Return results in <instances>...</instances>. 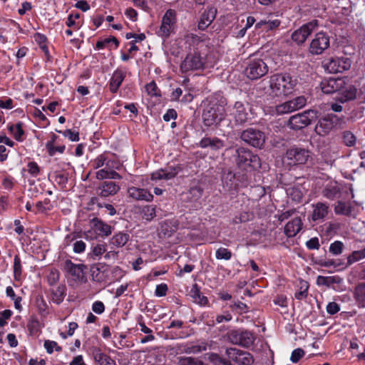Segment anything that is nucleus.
<instances>
[{"instance_id": "f257e3e1", "label": "nucleus", "mask_w": 365, "mask_h": 365, "mask_svg": "<svg viewBox=\"0 0 365 365\" xmlns=\"http://www.w3.org/2000/svg\"><path fill=\"white\" fill-rule=\"evenodd\" d=\"M207 40L205 34L201 36L194 34L185 36L187 53L180 64L182 73L205 68V58L202 55L207 51Z\"/></svg>"}, {"instance_id": "f03ea898", "label": "nucleus", "mask_w": 365, "mask_h": 365, "mask_svg": "<svg viewBox=\"0 0 365 365\" xmlns=\"http://www.w3.org/2000/svg\"><path fill=\"white\" fill-rule=\"evenodd\" d=\"M297 84V78L288 73L272 75L265 93L273 96H286L291 93Z\"/></svg>"}, {"instance_id": "7ed1b4c3", "label": "nucleus", "mask_w": 365, "mask_h": 365, "mask_svg": "<svg viewBox=\"0 0 365 365\" xmlns=\"http://www.w3.org/2000/svg\"><path fill=\"white\" fill-rule=\"evenodd\" d=\"M225 115L222 101L219 102L217 99L209 100L203 110V123L206 126L217 125L225 118Z\"/></svg>"}, {"instance_id": "20e7f679", "label": "nucleus", "mask_w": 365, "mask_h": 365, "mask_svg": "<svg viewBox=\"0 0 365 365\" xmlns=\"http://www.w3.org/2000/svg\"><path fill=\"white\" fill-rule=\"evenodd\" d=\"M233 157L237 166L240 169L246 170L247 168L257 169L261 165L258 155L245 148H236Z\"/></svg>"}, {"instance_id": "39448f33", "label": "nucleus", "mask_w": 365, "mask_h": 365, "mask_svg": "<svg viewBox=\"0 0 365 365\" xmlns=\"http://www.w3.org/2000/svg\"><path fill=\"white\" fill-rule=\"evenodd\" d=\"M227 338L230 343L245 348L251 346L256 339L252 331L243 329H235L229 331Z\"/></svg>"}, {"instance_id": "423d86ee", "label": "nucleus", "mask_w": 365, "mask_h": 365, "mask_svg": "<svg viewBox=\"0 0 365 365\" xmlns=\"http://www.w3.org/2000/svg\"><path fill=\"white\" fill-rule=\"evenodd\" d=\"M240 138L252 147L262 148L265 143L266 136L264 133L259 129L248 128L241 133Z\"/></svg>"}, {"instance_id": "0eeeda50", "label": "nucleus", "mask_w": 365, "mask_h": 365, "mask_svg": "<svg viewBox=\"0 0 365 365\" xmlns=\"http://www.w3.org/2000/svg\"><path fill=\"white\" fill-rule=\"evenodd\" d=\"M269 68L264 60L254 58L249 61L245 69V73L251 80L259 79L267 73Z\"/></svg>"}, {"instance_id": "6e6552de", "label": "nucleus", "mask_w": 365, "mask_h": 365, "mask_svg": "<svg viewBox=\"0 0 365 365\" xmlns=\"http://www.w3.org/2000/svg\"><path fill=\"white\" fill-rule=\"evenodd\" d=\"M351 60L350 58L345 56H334L330 58L327 63H324V68L331 73H342L348 71L351 66Z\"/></svg>"}, {"instance_id": "1a4fd4ad", "label": "nucleus", "mask_w": 365, "mask_h": 365, "mask_svg": "<svg viewBox=\"0 0 365 365\" xmlns=\"http://www.w3.org/2000/svg\"><path fill=\"white\" fill-rule=\"evenodd\" d=\"M225 355L237 365H252L254 363L253 356L250 352L237 348H227Z\"/></svg>"}, {"instance_id": "9d476101", "label": "nucleus", "mask_w": 365, "mask_h": 365, "mask_svg": "<svg viewBox=\"0 0 365 365\" xmlns=\"http://www.w3.org/2000/svg\"><path fill=\"white\" fill-rule=\"evenodd\" d=\"M319 26V21L314 19L294 31L291 36L292 40L297 45L303 44L308 36Z\"/></svg>"}, {"instance_id": "9b49d317", "label": "nucleus", "mask_w": 365, "mask_h": 365, "mask_svg": "<svg viewBox=\"0 0 365 365\" xmlns=\"http://www.w3.org/2000/svg\"><path fill=\"white\" fill-rule=\"evenodd\" d=\"M329 36L325 32H319L312 40L309 51L313 55H320L329 47Z\"/></svg>"}, {"instance_id": "f8f14e48", "label": "nucleus", "mask_w": 365, "mask_h": 365, "mask_svg": "<svg viewBox=\"0 0 365 365\" xmlns=\"http://www.w3.org/2000/svg\"><path fill=\"white\" fill-rule=\"evenodd\" d=\"M309 158V150L299 147H293L288 149L285 154V158L289 165L304 164Z\"/></svg>"}, {"instance_id": "ddd939ff", "label": "nucleus", "mask_w": 365, "mask_h": 365, "mask_svg": "<svg viewBox=\"0 0 365 365\" xmlns=\"http://www.w3.org/2000/svg\"><path fill=\"white\" fill-rule=\"evenodd\" d=\"M315 113L312 110L294 115L289 118L288 125L293 130H300L309 125Z\"/></svg>"}, {"instance_id": "4468645a", "label": "nucleus", "mask_w": 365, "mask_h": 365, "mask_svg": "<svg viewBox=\"0 0 365 365\" xmlns=\"http://www.w3.org/2000/svg\"><path fill=\"white\" fill-rule=\"evenodd\" d=\"M306 103L307 99L304 96H298L276 106L275 110L279 115L286 114L303 108Z\"/></svg>"}, {"instance_id": "2eb2a0df", "label": "nucleus", "mask_w": 365, "mask_h": 365, "mask_svg": "<svg viewBox=\"0 0 365 365\" xmlns=\"http://www.w3.org/2000/svg\"><path fill=\"white\" fill-rule=\"evenodd\" d=\"M249 103H244L242 101H236L232 107L231 115H233L235 120L238 124H244L250 119V115L247 110Z\"/></svg>"}, {"instance_id": "dca6fc26", "label": "nucleus", "mask_w": 365, "mask_h": 365, "mask_svg": "<svg viewBox=\"0 0 365 365\" xmlns=\"http://www.w3.org/2000/svg\"><path fill=\"white\" fill-rule=\"evenodd\" d=\"M175 12L168 9L163 17L162 23L158 34L159 36L168 37L170 36L175 24Z\"/></svg>"}, {"instance_id": "f3484780", "label": "nucleus", "mask_w": 365, "mask_h": 365, "mask_svg": "<svg viewBox=\"0 0 365 365\" xmlns=\"http://www.w3.org/2000/svg\"><path fill=\"white\" fill-rule=\"evenodd\" d=\"M345 84L342 78H329L324 79L320 83L322 91L326 94H331L340 91Z\"/></svg>"}, {"instance_id": "a211bd4d", "label": "nucleus", "mask_w": 365, "mask_h": 365, "mask_svg": "<svg viewBox=\"0 0 365 365\" xmlns=\"http://www.w3.org/2000/svg\"><path fill=\"white\" fill-rule=\"evenodd\" d=\"M239 178L232 171L224 173L222 176V182L225 189L227 191L235 190L240 187H246V183H238Z\"/></svg>"}, {"instance_id": "6ab92c4d", "label": "nucleus", "mask_w": 365, "mask_h": 365, "mask_svg": "<svg viewBox=\"0 0 365 365\" xmlns=\"http://www.w3.org/2000/svg\"><path fill=\"white\" fill-rule=\"evenodd\" d=\"M357 97V89L352 85L345 86L338 91L336 101L341 103L354 101Z\"/></svg>"}, {"instance_id": "aec40b11", "label": "nucleus", "mask_w": 365, "mask_h": 365, "mask_svg": "<svg viewBox=\"0 0 365 365\" xmlns=\"http://www.w3.org/2000/svg\"><path fill=\"white\" fill-rule=\"evenodd\" d=\"M120 187L118 184L113 181H104L97 188L98 195L102 197L113 196L118 192Z\"/></svg>"}, {"instance_id": "412c9836", "label": "nucleus", "mask_w": 365, "mask_h": 365, "mask_svg": "<svg viewBox=\"0 0 365 365\" xmlns=\"http://www.w3.org/2000/svg\"><path fill=\"white\" fill-rule=\"evenodd\" d=\"M181 170L180 166H169L165 169L158 170L151 174V180H170L175 178Z\"/></svg>"}, {"instance_id": "4be33fe9", "label": "nucleus", "mask_w": 365, "mask_h": 365, "mask_svg": "<svg viewBox=\"0 0 365 365\" xmlns=\"http://www.w3.org/2000/svg\"><path fill=\"white\" fill-rule=\"evenodd\" d=\"M85 266L82 264H76L70 259L64 262V270L73 277L75 280H81L83 277V268Z\"/></svg>"}, {"instance_id": "5701e85b", "label": "nucleus", "mask_w": 365, "mask_h": 365, "mask_svg": "<svg viewBox=\"0 0 365 365\" xmlns=\"http://www.w3.org/2000/svg\"><path fill=\"white\" fill-rule=\"evenodd\" d=\"M91 354L94 361L98 365H117L115 360L103 352L99 347H92Z\"/></svg>"}, {"instance_id": "b1692460", "label": "nucleus", "mask_w": 365, "mask_h": 365, "mask_svg": "<svg viewBox=\"0 0 365 365\" xmlns=\"http://www.w3.org/2000/svg\"><path fill=\"white\" fill-rule=\"evenodd\" d=\"M128 193L129 197L136 200L150 202L153 199V195L148 190L143 188L131 187L128 188Z\"/></svg>"}, {"instance_id": "393cba45", "label": "nucleus", "mask_w": 365, "mask_h": 365, "mask_svg": "<svg viewBox=\"0 0 365 365\" xmlns=\"http://www.w3.org/2000/svg\"><path fill=\"white\" fill-rule=\"evenodd\" d=\"M332 123L327 115L319 118L315 125L314 131L320 136L324 137L328 135L333 130Z\"/></svg>"}, {"instance_id": "a878e982", "label": "nucleus", "mask_w": 365, "mask_h": 365, "mask_svg": "<svg viewBox=\"0 0 365 365\" xmlns=\"http://www.w3.org/2000/svg\"><path fill=\"white\" fill-rule=\"evenodd\" d=\"M313 212L312 214V220L313 221H318L324 220L329 213V207L325 202H319L312 205Z\"/></svg>"}, {"instance_id": "bb28decb", "label": "nucleus", "mask_w": 365, "mask_h": 365, "mask_svg": "<svg viewBox=\"0 0 365 365\" xmlns=\"http://www.w3.org/2000/svg\"><path fill=\"white\" fill-rule=\"evenodd\" d=\"M216 16V10L210 8L205 10L201 15L200 19L198 22V29L201 31L205 30L214 21Z\"/></svg>"}, {"instance_id": "cd10ccee", "label": "nucleus", "mask_w": 365, "mask_h": 365, "mask_svg": "<svg viewBox=\"0 0 365 365\" xmlns=\"http://www.w3.org/2000/svg\"><path fill=\"white\" fill-rule=\"evenodd\" d=\"M302 222L300 217H295L288 222L284 227V233L288 237H294L302 230Z\"/></svg>"}, {"instance_id": "c85d7f7f", "label": "nucleus", "mask_w": 365, "mask_h": 365, "mask_svg": "<svg viewBox=\"0 0 365 365\" xmlns=\"http://www.w3.org/2000/svg\"><path fill=\"white\" fill-rule=\"evenodd\" d=\"M125 78V73L121 70H116L113 73L109 83V88L112 93H116Z\"/></svg>"}, {"instance_id": "c756f323", "label": "nucleus", "mask_w": 365, "mask_h": 365, "mask_svg": "<svg viewBox=\"0 0 365 365\" xmlns=\"http://www.w3.org/2000/svg\"><path fill=\"white\" fill-rule=\"evenodd\" d=\"M108 270L107 266L101 263L96 264L91 266V272L92 279L101 282L105 279V272Z\"/></svg>"}, {"instance_id": "7c9ffc66", "label": "nucleus", "mask_w": 365, "mask_h": 365, "mask_svg": "<svg viewBox=\"0 0 365 365\" xmlns=\"http://www.w3.org/2000/svg\"><path fill=\"white\" fill-rule=\"evenodd\" d=\"M365 111V102L364 101H361L357 103L354 108L349 113L348 120L351 122H355L361 119L364 116Z\"/></svg>"}, {"instance_id": "2f4dec72", "label": "nucleus", "mask_w": 365, "mask_h": 365, "mask_svg": "<svg viewBox=\"0 0 365 365\" xmlns=\"http://www.w3.org/2000/svg\"><path fill=\"white\" fill-rule=\"evenodd\" d=\"M200 146L202 148L209 147L212 150H218L224 146V143L217 138H204L200 140Z\"/></svg>"}, {"instance_id": "473e14b6", "label": "nucleus", "mask_w": 365, "mask_h": 365, "mask_svg": "<svg viewBox=\"0 0 365 365\" xmlns=\"http://www.w3.org/2000/svg\"><path fill=\"white\" fill-rule=\"evenodd\" d=\"M115 162L113 160H108V156L106 153L99 155L93 163V168L97 169L99 168L106 165V168L108 169L110 168H117L113 164Z\"/></svg>"}, {"instance_id": "72a5a7b5", "label": "nucleus", "mask_w": 365, "mask_h": 365, "mask_svg": "<svg viewBox=\"0 0 365 365\" xmlns=\"http://www.w3.org/2000/svg\"><path fill=\"white\" fill-rule=\"evenodd\" d=\"M190 295L192 298L194 302L200 304L206 305L208 303V299L206 297L202 295L200 289L197 284L192 285Z\"/></svg>"}, {"instance_id": "f704fd0d", "label": "nucleus", "mask_w": 365, "mask_h": 365, "mask_svg": "<svg viewBox=\"0 0 365 365\" xmlns=\"http://www.w3.org/2000/svg\"><path fill=\"white\" fill-rule=\"evenodd\" d=\"M342 282V279L339 276H318L317 278V284L318 285H323L326 287H330L334 284H341Z\"/></svg>"}, {"instance_id": "c9c22d12", "label": "nucleus", "mask_w": 365, "mask_h": 365, "mask_svg": "<svg viewBox=\"0 0 365 365\" xmlns=\"http://www.w3.org/2000/svg\"><path fill=\"white\" fill-rule=\"evenodd\" d=\"M93 224L95 229L96 231L99 232V234L101 235L108 236L112 232V228L111 227L105 223L101 220H99L98 218H95L93 220Z\"/></svg>"}, {"instance_id": "e433bc0d", "label": "nucleus", "mask_w": 365, "mask_h": 365, "mask_svg": "<svg viewBox=\"0 0 365 365\" xmlns=\"http://www.w3.org/2000/svg\"><path fill=\"white\" fill-rule=\"evenodd\" d=\"M334 212L336 215L350 216L352 212V207L349 203L339 200L334 207Z\"/></svg>"}, {"instance_id": "4c0bfd02", "label": "nucleus", "mask_w": 365, "mask_h": 365, "mask_svg": "<svg viewBox=\"0 0 365 365\" xmlns=\"http://www.w3.org/2000/svg\"><path fill=\"white\" fill-rule=\"evenodd\" d=\"M129 235L124 232H118L110 239V244L118 247H123L129 240Z\"/></svg>"}, {"instance_id": "58836bf2", "label": "nucleus", "mask_w": 365, "mask_h": 365, "mask_svg": "<svg viewBox=\"0 0 365 365\" xmlns=\"http://www.w3.org/2000/svg\"><path fill=\"white\" fill-rule=\"evenodd\" d=\"M111 43L115 45V48H117L119 46V41L115 36H110L104 39L98 40L96 43V48L98 49H103L104 48H109L111 49Z\"/></svg>"}, {"instance_id": "ea45409f", "label": "nucleus", "mask_w": 365, "mask_h": 365, "mask_svg": "<svg viewBox=\"0 0 365 365\" xmlns=\"http://www.w3.org/2000/svg\"><path fill=\"white\" fill-rule=\"evenodd\" d=\"M207 359L213 365H232L229 358L225 359L216 353L207 354Z\"/></svg>"}, {"instance_id": "a19ab883", "label": "nucleus", "mask_w": 365, "mask_h": 365, "mask_svg": "<svg viewBox=\"0 0 365 365\" xmlns=\"http://www.w3.org/2000/svg\"><path fill=\"white\" fill-rule=\"evenodd\" d=\"M9 130L13 134L17 141L21 142L24 140L23 135H24V131L21 122L16 123L15 125H11L9 126Z\"/></svg>"}, {"instance_id": "79ce46f5", "label": "nucleus", "mask_w": 365, "mask_h": 365, "mask_svg": "<svg viewBox=\"0 0 365 365\" xmlns=\"http://www.w3.org/2000/svg\"><path fill=\"white\" fill-rule=\"evenodd\" d=\"M332 123L333 128H342L346 124V117L343 115H339L334 113H328L326 115Z\"/></svg>"}, {"instance_id": "37998d69", "label": "nucleus", "mask_w": 365, "mask_h": 365, "mask_svg": "<svg viewBox=\"0 0 365 365\" xmlns=\"http://www.w3.org/2000/svg\"><path fill=\"white\" fill-rule=\"evenodd\" d=\"M65 296L66 287L63 285L58 286L52 291V299L57 304L62 302Z\"/></svg>"}, {"instance_id": "c03bdc74", "label": "nucleus", "mask_w": 365, "mask_h": 365, "mask_svg": "<svg viewBox=\"0 0 365 365\" xmlns=\"http://www.w3.org/2000/svg\"><path fill=\"white\" fill-rule=\"evenodd\" d=\"M365 258V249L354 251L347 257L346 266H350L353 263Z\"/></svg>"}, {"instance_id": "a18cd8bd", "label": "nucleus", "mask_w": 365, "mask_h": 365, "mask_svg": "<svg viewBox=\"0 0 365 365\" xmlns=\"http://www.w3.org/2000/svg\"><path fill=\"white\" fill-rule=\"evenodd\" d=\"M143 217L150 221L156 216V207L154 205H145L142 210Z\"/></svg>"}, {"instance_id": "49530a36", "label": "nucleus", "mask_w": 365, "mask_h": 365, "mask_svg": "<svg viewBox=\"0 0 365 365\" xmlns=\"http://www.w3.org/2000/svg\"><path fill=\"white\" fill-rule=\"evenodd\" d=\"M178 365H207L201 360L193 357L180 356L178 358Z\"/></svg>"}, {"instance_id": "de8ad7c7", "label": "nucleus", "mask_w": 365, "mask_h": 365, "mask_svg": "<svg viewBox=\"0 0 365 365\" xmlns=\"http://www.w3.org/2000/svg\"><path fill=\"white\" fill-rule=\"evenodd\" d=\"M344 245L342 242L336 240L331 243L329 248V252L335 256L339 255L343 252Z\"/></svg>"}, {"instance_id": "09e8293b", "label": "nucleus", "mask_w": 365, "mask_h": 365, "mask_svg": "<svg viewBox=\"0 0 365 365\" xmlns=\"http://www.w3.org/2000/svg\"><path fill=\"white\" fill-rule=\"evenodd\" d=\"M355 295L356 300L362 306H365V283H361L356 287Z\"/></svg>"}, {"instance_id": "8fccbe9b", "label": "nucleus", "mask_w": 365, "mask_h": 365, "mask_svg": "<svg viewBox=\"0 0 365 365\" xmlns=\"http://www.w3.org/2000/svg\"><path fill=\"white\" fill-rule=\"evenodd\" d=\"M342 140L346 146L351 147L355 145L356 138L351 131L345 130L342 133Z\"/></svg>"}, {"instance_id": "3c124183", "label": "nucleus", "mask_w": 365, "mask_h": 365, "mask_svg": "<svg viewBox=\"0 0 365 365\" xmlns=\"http://www.w3.org/2000/svg\"><path fill=\"white\" fill-rule=\"evenodd\" d=\"M22 273L21 259L19 255H15L14 259V274L16 280H19Z\"/></svg>"}, {"instance_id": "603ef678", "label": "nucleus", "mask_w": 365, "mask_h": 365, "mask_svg": "<svg viewBox=\"0 0 365 365\" xmlns=\"http://www.w3.org/2000/svg\"><path fill=\"white\" fill-rule=\"evenodd\" d=\"M203 194V188L200 185H196L190 188V199L191 201H197L202 197Z\"/></svg>"}, {"instance_id": "864d4df0", "label": "nucleus", "mask_w": 365, "mask_h": 365, "mask_svg": "<svg viewBox=\"0 0 365 365\" xmlns=\"http://www.w3.org/2000/svg\"><path fill=\"white\" fill-rule=\"evenodd\" d=\"M232 256V252L225 247H220L215 252V257L217 259L229 260L231 259Z\"/></svg>"}, {"instance_id": "5fc2aeb1", "label": "nucleus", "mask_w": 365, "mask_h": 365, "mask_svg": "<svg viewBox=\"0 0 365 365\" xmlns=\"http://www.w3.org/2000/svg\"><path fill=\"white\" fill-rule=\"evenodd\" d=\"M323 195L327 199L334 200L339 196V189L335 186L326 187L324 190Z\"/></svg>"}, {"instance_id": "6e6d98bb", "label": "nucleus", "mask_w": 365, "mask_h": 365, "mask_svg": "<svg viewBox=\"0 0 365 365\" xmlns=\"http://www.w3.org/2000/svg\"><path fill=\"white\" fill-rule=\"evenodd\" d=\"M207 349V345L205 343H202L201 344H197V345H192L187 346L184 351L186 354H197L200 352H202L203 351H205Z\"/></svg>"}, {"instance_id": "4d7b16f0", "label": "nucleus", "mask_w": 365, "mask_h": 365, "mask_svg": "<svg viewBox=\"0 0 365 365\" xmlns=\"http://www.w3.org/2000/svg\"><path fill=\"white\" fill-rule=\"evenodd\" d=\"M46 148L50 156H53L57 152L63 153L65 150V145L55 146L52 143H46Z\"/></svg>"}, {"instance_id": "13d9d810", "label": "nucleus", "mask_w": 365, "mask_h": 365, "mask_svg": "<svg viewBox=\"0 0 365 365\" xmlns=\"http://www.w3.org/2000/svg\"><path fill=\"white\" fill-rule=\"evenodd\" d=\"M106 252V245L104 244H98L93 247L92 252L90 253L91 257H98Z\"/></svg>"}, {"instance_id": "bf43d9fd", "label": "nucleus", "mask_w": 365, "mask_h": 365, "mask_svg": "<svg viewBox=\"0 0 365 365\" xmlns=\"http://www.w3.org/2000/svg\"><path fill=\"white\" fill-rule=\"evenodd\" d=\"M145 90L148 95L151 96H160V91L155 83V81H151L145 86Z\"/></svg>"}, {"instance_id": "052dcab7", "label": "nucleus", "mask_w": 365, "mask_h": 365, "mask_svg": "<svg viewBox=\"0 0 365 365\" xmlns=\"http://www.w3.org/2000/svg\"><path fill=\"white\" fill-rule=\"evenodd\" d=\"M280 24V21L279 20H274L272 21H267V22H259L256 24L257 28H260L262 26L264 27L267 30H272L275 28H277Z\"/></svg>"}, {"instance_id": "680f3d73", "label": "nucleus", "mask_w": 365, "mask_h": 365, "mask_svg": "<svg viewBox=\"0 0 365 365\" xmlns=\"http://www.w3.org/2000/svg\"><path fill=\"white\" fill-rule=\"evenodd\" d=\"M230 307L232 310L237 311L240 314L246 313L248 312L247 305L239 301L234 302L232 305H230Z\"/></svg>"}, {"instance_id": "e2e57ef3", "label": "nucleus", "mask_w": 365, "mask_h": 365, "mask_svg": "<svg viewBox=\"0 0 365 365\" xmlns=\"http://www.w3.org/2000/svg\"><path fill=\"white\" fill-rule=\"evenodd\" d=\"M54 177L55 181L58 185H61L62 187L66 186L68 182V178L65 174L59 172H55Z\"/></svg>"}, {"instance_id": "0e129e2a", "label": "nucleus", "mask_w": 365, "mask_h": 365, "mask_svg": "<svg viewBox=\"0 0 365 365\" xmlns=\"http://www.w3.org/2000/svg\"><path fill=\"white\" fill-rule=\"evenodd\" d=\"M304 355V350L301 348H297L292 352L290 360L292 363H297Z\"/></svg>"}, {"instance_id": "69168bd1", "label": "nucleus", "mask_w": 365, "mask_h": 365, "mask_svg": "<svg viewBox=\"0 0 365 365\" xmlns=\"http://www.w3.org/2000/svg\"><path fill=\"white\" fill-rule=\"evenodd\" d=\"M28 172L33 176L36 177L40 173V168L36 162H29L27 165Z\"/></svg>"}, {"instance_id": "338daca9", "label": "nucleus", "mask_w": 365, "mask_h": 365, "mask_svg": "<svg viewBox=\"0 0 365 365\" xmlns=\"http://www.w3.org/2000/svg\"><path fill=\"white\" fill-rule=\"evenodd\" d=\"M0 314H1L0 327H4L7 324L6 319H10V317L12 315V312L10 309H5V310L2 311L0 313Z\"/></svg>"}, {"instance_id": "774afa93", "label": "nucleus", "mask_w": 365, "mask_h": 365, "mask_svg": "<svg viewBox=\"0 0 365 365\" xmlns=\"http://www.w3.org/2000/svg\"><path fill=\"white\" fill-rule=\"evenodd\" d=\"M63 135L66 138H68L71 141H78L79 140V133L76 131H73L71 129H66L63 132Z\"/></svg>"}]
</instances>
